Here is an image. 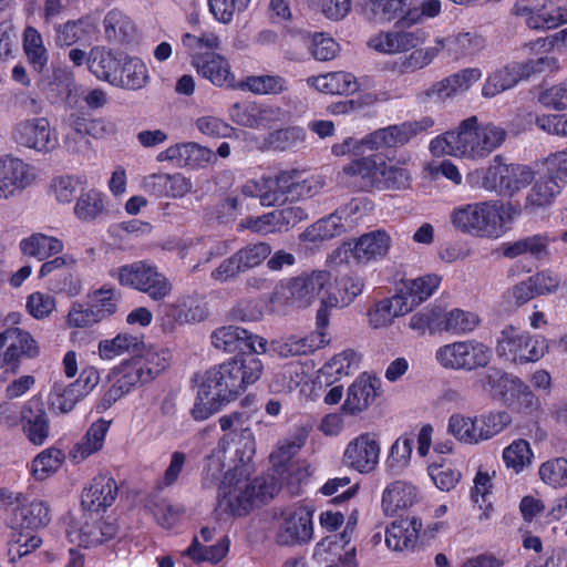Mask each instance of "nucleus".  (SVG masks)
Segmentation results:
<instances>
[{
    "instance_id": "obj_1",
    "label": "nucleus",
    "mask_w": 567,
    "mask_h": 567,
    "mask_svg": "<svg viewBox=\"0 0 567 567\" xmlns=\"http://www.w3.org/2000/svg\"><path fill=\"white\" fill-rule=\"evenodd\" d=\"M262 369L261 360L250 352L237 354L207 370L198 386L193 417L204 421L218 412L225 402L234 400L248 384L256 382Z\"/></svg>"
},
{
    "instance_id": "obj_2",
    "label": "nucleus",
    "mask_w": 567,
    "mask_h": 567,
    "mask_svg": "<svg viewBox=\"0 0 567 567\" xmlns=\"http://www.w3.org/2000/svg\"><path fill=\"white\" fill-rule=\"evenodd\" d=\"M506 131L493 123L481 124L477 116L463 120L455 131L434 138L430 148L434 155L447 154L480 159L488 156L506 140Z\"/></svg>"
},
{
    "instance_id": "obj_3",
    "label": "nucleus",
    "mask_w": 567,
    "mask_h": 567,
    "mask_svg": "<svg viewBox=\"0 0 567 567\" xmlns=\"http://www.w3.org/2000/svg\"><path fill=\"white\" fill-rule=\"evenodd\" d=\"M234 475L226 474L219 486V506L233 515H244L257 504L274 498L279 486L274 476H259L248 482L237 480L233 484Z\"/></svg>"
},
{
    "instance_id": "obj_4",
    "label": "nucleus",
    "mask_w": 567,
    "mask_h": 567,
    "mask_svg": "<svg viewBox=\"0 0 567 567\" xmlns=\"http://www.w3.org/2000/svg\"><path fill=\"white\" fill-rule=\"evenodd\" d=\"M330 279L331 274L326 270H315L289 279L272 293L270 301L274 310L285 315L289 308L309 307L330 285Z\"/></svg>"
},
{
    "instance_id": "obj_5",
    "label": "nucleus",
    "mask_w": 567,
    "mask_h": 567,
    "mask_svg": "<svg viewBox=\"0 0 567 567\" xmlns=\"http://www.w3.org/2000/svg\"><path fill=\"white\" fill-rule=\"evenodd\" d=\"M499 208L501 206L493 200L462 205L451 212L450 221L463 234L480 238H498L503 235Z\"/></svg>"
},
{
    "instance_id": "obj_6",
    "label": "nucleus",
    "mask_w": 567,
    "mask_h": 567,
    "mask_svg": "<svg viewBox=\"0 0 567 567\" xmlns=\"http://www.w3.org/2000/svg\"><path fill=\"white\" fill-rule=\"evenodd\" d=\"M435 358L444 368L472 371L487 367L492 351L481 342L463 341L439 348Z\"/></svg>"
},
{
    "instance_id": "obj_7",
    "label": "nucleus",
    "mask_w": 567,
    "mask_h": 567,
    "mask_svg": "<svg viewBox=\"0 0 567 567\" xmlns=\"http://www.w3.org/2000/svg\"><path fill=\"white\" fill-rule=\"evenodd\" d=\"M533 179L534 173L529 167L518 164H503L502 156L496 155L494 164L486 169L483 176L482 186L487 190L513 194L530 184Z\"/></svg>"
},
{
    "instance_id": "obj_8",
    "label": "nucleus",
    "mask_w": 567,
    "mask_h": 567,
    "mask_svg": "<svg viewBox=\"0 0 567 567\" xmlns=\"http://www.w3.org/2000/svg\"><path fill=\"white\" fill-rule=\"evenodd\" d=\"M12 140L20 146L40 154L53 152L59 140L47 117H31L18 122L12 128Z\"/></svg>"
},
{
    "instance_id": "obj_9",
    "label": "nucleus",
    "mask_w": 567,
    "mask_h": 567,
    "mask_svg": "<svg viewBox=\"0 0 567 567\" xmlns=\"http://www.w3.org/2000/svg\"><path fill=\"white\" fill-rule=\"evenodd\" d=\"M270 254L271 247L267 243L249 244L223 260L221 264L212 271V278L220 282L233 280L239 274L259 266Z\"/></svg>"
},
{
    "instance_id": "obj_10",
    "label": "nucleus",
    "mask_w": 567,
    "mask_h": 567,
    "mask_svg": "<svg viewBox=\"0 0 567 567\" xmlns=\"http://www.w3.org/2000/svg\"><path fill=\"white\" fill-rule=\"evenodd\" d=\"M313 511L308 506H298L284 511L282 520L276 533V540L279 545L292 546L306 544L312 538Z\"/></svg>"
},
{
    "instance_id": "obj_11",
    "label": "nucleus",
    "mask_w": 567,
    "mask_h": 567,
    "mask_svg": "<svg viewBox=\"0 0 567 567\" xmlns=\"http://www.w3.org/2000/svg\"><path fill=\"white\" fill-rule=\"evenodd\" d=\"M434 125V121L425 116L420 121L404 122L399 125H390L380 128L362 140L363 145H369L370 150L380 147H396L406 144L417 134L429 130Z\"/></svg>"
},
{
    "instance_id": "obj_12",
    "label": "nucleus",
    "mask_w": 567,
    "mask_h": 567,
    "mask_svg": "<svg viewBox=\"0 0 567 567\" xmlns=\"http://www.w3.org/2000/svg\"><path fill=\"white\" fill-rule=\"evenodd\" d=\"M543 343L544 341L518 333L513 326H507L497 340L496 352L499 357L512 354L513 360L520 363L534 362L544 354Z\"/></svg>"
},
{
    "instance_id": "obj_13",
    "label": "nucleus",
    "mask_w": 567,
    "mask_h": 567,
    "mask_svg": "<svg viewBox=\"0 0 567 567\" xmlns=\"http://www.w3.org/2000/svg\"><path fill=\"white\" fill-rule=\"evenodd\" d=\"M337 292H329L326 299L321 300V305L317 310L316 326L318 334L321 337L320 343L324 340V330L329 324L330 309L337 307L339 302L349 303L363 290V281L357 275H343L336 279Z\"/></svg>"
},
{
    "instance_id": "obj_14",
    "label": "nucleus",
    "mask_w": 567,
    "mask_h": 567,
    "mask_svg": "<svg viewBox=\"0 0 567 567\" xmlns=\"http://www.w3.org/2000/svg\"><path fill=\"white\" fill-rule=\"evenodd\" d=\"M104 297L95 302L84 306L80 302H73L68 316L66 323L73 328H87L103 321L116 311V305L112 301L113 290L101 288L95 292Z\"/></svg>"
},
{
    "instance_id": "obj_15",
    "label": "nucleus",
    "mask_w": 567,
    "mask_h": 567,
    "mask_svg": "<svg viewBox=\"0 0 567 567\" xmlns=\"http://www.w3.org/2000/svg\"><path fill=\"white\" fill-rule=\"evenodd\" d=\"M212 344L225 352L240 351L239 354L254 352L256 357L266 351V341L239 327L227 326L216 329L212 333Z\"/></svg>"
},
{
    "instance_id": "obj_16",
    "label": "nucleus",
    "mask_w": 567,
    "mask_h": 567,
    "mask_svg": "<svg viewBox=\"0 0 567 567\" xmlns=\"http://www.w3.org/2000/svg\"><path fill=\"white\" fill-rule=\"evenodd\" d=\"M380 452L377 437L364 433L349 442L343 453V462L359 473L369 474L379 464Z\"/></svg>"
},
{
    "instance_id": "obj_17",
    "label": "nucleus",
    "mask_w": 567,
    "mask_h": 567,
    "mask_svg": "<svg viewBox=\"0 0 567 567\" xmlns=\"http://www.w3.org/2000/svg\"><path fill=\"white\" fill-rule=\"evenodd\" d=\"M0 346L7 347L3 352V361L12 365V372L18 369L22 357L35 358L39 355V346L32 336L20 328H8L0 333Z\"/></svg>"
},
{
    "instance_id": "obj_18",
    "label": "nucleus",
    "mask_w": 567,
    "mask_h": 567,
    "mask_svg": "<svg viewBox=\"0 0 567 567\" xmlns=\"http://www.w3.org/2000/svg\"><path fill=\"white\" fill-rule=\"evenodd\" d=\"M493 399L520 413H529L538 405L529 386L512 373L506 375Z\"/></svg>"
},
{
    "instance_id": "obj_19",
    "label": "nucleus",
    "mask_w": 567,
    "mask_h": 567,
    "mask_svg": "<svg viewBox=\"0 0 567 567\" xmlns=\"http://www.w3.org/2000/svg\"><path fill=\"white\" fill-rule=\"evenodd\" d=\"M390 236L383 230H375L362 235L359 239L343 243L340 252L344 258L353 257L360 262H367L373 258L384 256L390 248Z\"/></svg>"
},
{
    "instance_id": "obj_20",
    "label": "nucleus",
    "mask_w": 567,
    "mask_h": 567,
    "mask_svg": "<svg viewBox=\"0 0 567 567\" xmlns=\"http://www.w3.org/2000/svg\"><path fill=\"white\" fill-rule=\"evenodd\" d=\"M481 70L477 68L461 70L460 72L432 84L427 90L419 94V99L421 101H425L426 99L435 96L441 101H444L454 94L468 90L473 83L481 79Z\"/></svg>"
},
{
    "instance_id": "obj_21",
    "label": "nucleus",
    "mask_w": 567,
    "mask_h": 567,
    "mask_svg": "<svg viewBox=\"0 0 567 567\" xmlns=\"http://www.w3.org/2000/svg\"><path fill=\"white\" fill-rule=\"evenodd\" d=\"M192 64L198 74L214 85H231L234 81L228 61L213 51L194 54Z\"/></svg>"
},
{
    "instance_id": "obj_22",
    "label": "nucleus",
    "mask_w": 567,
    "mask_h": 567,
    "mask_svg": "<svg viewBox=\"0 0 567 567\" xmlns=\"http://www.w3.org/2000/svg\"><path fill=\"white\" fill-rule=\"evenodd\" d=\"M117 496V485L113 477L99 475L81 495V505L85 511L99 512L111 506Z\"/></svg>"
},
{
    "instance_id": "obj_23",
    "label": "nucleus",
    "mask_w": 567,
    "mask_h": 567,
    "mask_svg": "<svg viewBox=\"0 0 567 567\" xmlns=\"http://www.w3.org/2000/svg\"><path fill=\"white\" fill-rule=\"evenodd\" d=\"M426 33L422 29L380 33L369 42L370 47L384 53H396L415 49L424 43Z\"/></svg>"
},
{
    "instance_id": "obj_24",
    "label": "nucleus",
    "mask_w": 567,
    "mask_h": 567,
    "mask_svg": "<svg viewBox=\"0 0 567 567\" xmlns=\"http://www.w3.org/2000/svg\"><path fill=\"white\" fill-rule=\"evenodd\" d=\"M30 183L28 165L19 158L6 156L0 158V200L13 196Z\"/></svg>"
},
{
    "instance_id": "obj_25",
    "label": "nucleus",
    "mask_w": 567,
    "mask_h": 567,
    "mask_svg": "<svg viewBox=\"0 0 567 567\" xmlns=\"http://www.w3.org/2000/svg\"><path fill=\"white\" fill-rule=\"evenodd\" d=\"M564 183L561 176H554L553 174L539 177L527 193L524 209L528 213H535L550 206L560 193Z\"/></svg>"
},
{
    "instance_id": "obj_26",
    "label": "nucleus",
    "mask_w": 567,
    "mask_h": 567,
    "mask_svg": "<svg viewBox=\"0 0 567 567\" xmlns=\"http://www.w3.org/2000/svg\"><path fill=\"white\" fill-rule=\"evenodd\" d=\"M158 159H169L178 165L197 167L212 163L216 159V155L210 148L189 142L168 147L159 154Z\"/></svg>"
},
{
    "instance_id": "obj_27",
    "label": "nucleus",
    "mask_w": 567,
    "mask_h": 567,
    "mask_svg": "<svg viewBox=\"0 0 567 567\" xmlns=\"http://www.w3.org/2000/svg\"><path fill=\"white\" fill-rule=\"evenodd\" d=\"M124 60L125 54L123 53H113L105 49H94L87 59V63L90 71L96 78L117 86L118 82H122L120 71Z\"/></svg>"
},
{
    "instance_id": "obj_28",
    "label": "nucleus",
    "mask_w": 567,
    "mask_h": 567,
    "mask_svg": "<svg viewBox=\"0 0 567 567\" xmlns=\"http://www.w3.org/2000/svg\"><path fill=\"white\" fill-rule=\"evenodd\" d=\"M421 529L422 522L414 516L393 522L386 528V546L393 550L414 548Z\"/></svg>"
},
{
    "instance_id": "obj_29",
    "label": "nucleus",
    "mask_w": 567,
    "mask_h": 567,
    "mask_svg": "<svg viewBox=\"0 0 567 567\" xmlns=\"http://www.w3.org/2000/svg\"><path fill=\"white\" fill-rule=\"evenodd\" d=\"M104 34L113 44H127L136 40V27L128 16L114 9L103 19Z\"/></svg>"
},
{
    "instance_id": "obj_30",
    "label": "nucleus",
    "mask_w": 567,
    "mask_h": 567,
    "mask_svg": "<svg viewBox=\"0 0 567 567\" xmlns=\"http://www.w3.org/2000/svg\"><path fill=\"white\" fill-rule=\"evenodd\" d=\"M378 379L362 375L357 379L348 389V395L343 403V410L355 414L367 409L377 396Z\"/></svg>"
},
{
    "instance_id": "obj_31",
    "label": "nucleus",
    "mask_w": 567,
    "mask_h": 567,
    "mask_svg": "<svg viewBox=\"0 0 567 567\" xmlns=\"http://www.w3.org/2000/svg\"><path fill=\"white\" fill-rule=\"evenodd\" d=\"M440 285V278L435 275H427L415 279H408L403 281V287L398 292L403 301L409 305V312L414 307L425 301Z\"/></svg>"
},
{
    "instance_id": "obj_32",
    "label": "nucleus",
    "mask_w": 567,
    "mask_h": 567,
    "mask_svg": "<svg viewBox=\"0 0 567 567\" xmlns=\"http://www.w3.org/2000/svg\"><path fill=\"white\" fill-rule=\"evenodd\" d=\"M398 293L391 298L383 299L369 310V322L374 329L383 328L391 324L395 317L403 316L409 312V305Z\"/></svg>"
},
{
    "instance_id": "obj_33",
    "label": "nucleus",
    "mask_w": 567,
    "mask_h": 567,
    "mask_svg": "<svg viewBox=\"0 0 567 567\" xmlns=\"http://www.w3.org/2000/svg\"><path fill=\"white\" fill-rule=\"evenodd\" d=\"M416 498L415 487L403 481L390 484L382 496V506L386 514L412 506Z\"/></svg>"
},
{
    "instance_id": "obj_34",
    "label": "nucleus",
    "mask_w": 567,
    "mask_h": 567,
    "mask_svg": "<svg viewBox=\"0 0 567 567\" xmlns=\"http://www.w3.org/2000/svg\"><path fill=\"white\" fill-rule=\"evenodd\" d=\"M109 425L110 423L103 419L94 422L86 431L82 441L71 451V457L79 463L101 450Z\"/></svg>"
},
{
    "instance_id": "obj_35",
    "label": "nucleus",
    "mask_w": 567,
    "mask_h": 567,
    "mask_svg": "<svg viewBox=\"0 0 567 567\" xmlns=\"http://www.w3.org/2000/svg\"><path fill=\"white\" fill-rule=\"evenodd\" d=\"M519 63L507 64L504 68L492 73L482 89V94L485 97H493L502 93L524 79Z\"/></svg>"
},
{
    "instance_id": "obj_36",
    "label": "nucleus",
    "mask_w": 567,
    "mask_h": 567,
    "mask_svg": "<svg viewBox=\"0 0 567 567\" xmlns=\"http://www.w3.org/2000/svg\"><path fill=\"white\" fill-rule=\"evenodd\" d=\"M23 431L30 442L42 444L49 434V422L47 413L39 405L35 409L32 405H25L22 410Z\"/></svg>"
},
{
    "instance_id": "obj_37",
    "label": "nucleus",
    "mask_w": 567,
    "mask_h": 567,
    "mask_svg": "<svg viewBox=\"0 0 567 567\" xmlns=\"http://www.w3.org/2000/svg\"><path fill=\"white\" fill-rule=\"evenodd\" d=\"M290 172H281L275 177L264 178V190L260 194L261 206H276L290 202Z\"/></svg>"
},
{
    "instance_id": "obj_38",
    "label": "nucleus",
    "mask_w": 567,
    "mask_h": 567,
    "mask_svg": "<svg viewBox=\"0 0 567 567\" xmlns=\"http://www.w3.org/2000/svg\"><path fill=\"white\" fill-rule=\"evenodd\" d=\"M20 249L24 255L45 260L50 256L61 252L63 244L55 237L35 233L20 243Z\"/></svg>"
},
{
    "instance_id": "obj_39",
    "label": "nucleus",
    "mask_w": 567,
    "mask_h": 567,
    "mask_svg": "<svg viewBox=\"0 0 567 567\" xmlns=\"http://www.w3.org/2000/svg\"><path fill=\"white\" fill-rule=\"evenodd\" d=\"M515 13L524 18L526 24L530 29H543L549 30L558 27L563 20L560 14H554L547 10L546 6L540 8H533L524 3H517L515 7Z\"/></svg>"
},
{
    "instance_id": "obj_40",
    "label": "nucleus",
    "mask_w": 567,
    "mask_h": 567,
    "mask_svg": "<svg viewBox=\"0 0 567 567\" xmlns=\"http://www.w3.org/2000/svg\"><path fill=\"white\" fill-rule=\"evenodd\" d=\"M315 85L327 94H351L359 90L355 78L346 72H332L317 76Z\"/></svg>"
},
{
    "instance_id": "obj_41",
    "label": "nucleus",
    "mask_w": 567,
    "mask_h": 567,
    "mask_svg": "<svg viewBox=\"0 0 567 567\" xmlns=\"http://www.w3.org/2000/svg\"><path fill=\"white\" fill-rule=\"evenodd\" d=\"M549 238L545 235H534L522 238L504 247L505 257L515 258L522 254H529L536 259H543L548 255Z\"/></svg>"
},
{
    "instance_id": "obj_42",
    "label": "nucleus",
    "mask_w": 567,
    "mask_h": 567,
    "mask_svg": "<svg viewBox=\"0 0 567 567\" xmlns=\"http://www.w3.org/2000/svg\"><path fill=\"white\" fill-rule=\"evenodd\" d=\"M382 158L378 155L363 156L352 161L343 167V172L351 176H359L364 181L363 187H377L381 172Z\"/></svg>"
},
{
    "instance_id": "obj_43",
    "label": "nucleus",
    "mask_w": 567,
    "mask_h": 567,
    "mask_svg": "<svg viewBox=\"0 0 567 567\" xmlns=\"http://www.w3.org/2000/svg\"><path fill=\"white\" fill-rule=\"evenodd\" d=\"M16 516L20 518V524L23 528L32 530L47 526L51 520L48 504L39 499L20 506L17 509Z\"/></svg>"
},
{
    "instance_id": "obj_44",
    "label": "nucleus",
    "mask_w": 567,
    "mask_h": 567,
    "mask_svg": "<svg viewBox=\"0 0 567 567\" xmlns=\"http://www.w3.org/2000/svg\"><path fill=\"white\" fill-rule=\"evenodd\" d=\"M137 365L142 368L144 382H150L158 377L168 365L171 354L167 350L148 349L141 355L134 357Z\"/></svg>"
},
{
    "instance_id": "obj_45",
    "label": "nucleus",
    "mask_w": 567,
    "mask_h": 567,
    "mask_svg": "<svg viewBox=\"0 0 567 567\" xmlns=\"http://www.w3.org/2000/svg\"><path fill=\"white\" fill-rule=\"evenodd\" d=\"M317 347L311 338L297 336L282 337L270 343L271 351L284 359L306 355L315 351Z\"/></svg>"
},
{
    "instance_id": "obj_46",
    "label": "nucleus",
    "mask_w": 567,
    "mask_h": 567,
    "mask_svg": "<svg viewBox=\"0 0 567 567\" xmlns=\"http://www.w3.org/2000/svg\"><path fill=\"white\" fill-rule=\"evenodd\" d=\"M143 341L128 333H120L111 340H102L99 343V353L102 359L112 360L124 353H133L140 349Z\"/></svg>"
},
{
    "instance_id": "obj_47",
    "label": "nucleus",
    "mask_w": 567,
    "mask_h": 567,
    "mask_svg": "<svg viewBox=\"0 0 567 567\" xmlns=\"http://www.w3.org/2000/svg\"><path fill=\"white\" fill-rule=\"evenodd\" d=\"M120 73L122 82H118L117 86L127 90L143 87L148 79L145 64L140 59L127 55H125Z\"/></svg>"
},
{
    "instance_id": "obj_48",
    "label": "nucleus",
    "mask_w": 567,
    "mask_h": 567,
    "mask_svg": "<svg viewBox=\"0 0 567 567\" xmlns=\"http://www.w3.org/2000/svg\"><path fill=\"white\" fill-rule=\"evenodd\" d=\"M309 430L299 427L289 437L278 443L277 450L270 454L274 465L282 466L290 461L299 450L306 444Z\"/></svg>"
},
{
    "instance_id": "obj_49",
    "label": "nucleus",
    "mask_w": 567,
    "mask_h": 567,
    "mask_svg": "<svg viewBox=\"0 0 567 567\" xmlns=\"http://www.w3.org/2000/svg\"><path fill=\"white\" fill-rule=\"evenodd\" d=\"M300 379L297 365L286 364L274 370L268 388L271 393L288 394L299 385Z\"/></svg>"
},
{
    "instance_id": "obj_50",
    "label": "nucleus",
    "mask_w": 567,
    "mask_h": 567,
    "mask_svg": "<svg viewBox=\"0 0 567 567\" xmlns=\"http://www.w3.org/2000/svg\"><path fill=\"white\" fill-rule=\"evenodd\" d=\"M96 124H99V121H90L83 114L78 112H71L68 116H65L63 118V125L71 130V132L68 133L64 138V144L68 151L72 153H79L80 148L75 145H72V138H84L86 135L92 133Z\"/></svg>"
},
{
    "instance_id": "obj_51",
    "label": "nucleus",
    "mask_w": 567,
    "mask_h": 567,
    "mask_svg": "<svg viewBox=\"0 0 567 567\" xmlns=\"http://www.w3.org/2000/svg\"><path fill=\"white\" fill-rule=\"evenodd\" d=\"M411 186V174L398 166H388L381 161V172L377 188L384 190H404Z\"/></svg>"
},
{
    "instance_id": "obj_52",
    "label": "nucleus",
    "mask_w": 567,
    "mask_h": 567,
    "mask_svg": "<svg viewBox=\"0 0 567 567\" xmlns=\"http://www.w3.org/2000/svg\"><path fill=\"white\" fill-rule=\"evenodd\" d=\"M150 264L136 261L133 264L120 266L110 270V276L118 281L122 287L141 289L146 269Z\"/></svg>"
},
{
    "instance_id": "obj_53",
    "label": "nucleus",
    "mask_w": 567,
    "mask_h": 567,
    "mask_svg": "<svg viewBox=\"0 0 567 567\" xmlns=\"http://www.w3.org/2000/svg\"><path fill=\"white\" fill-rule=\"evenodd\" d=\"M155 301L163 300L172 291V284L156 267L148 265L140 289Z\"/></svg>"
},
{
    "instance_id": "obj_54",
    "label": "nucleus",
    "mask_w": 567,
    "mask_h": 567,
    "mask_svg": "<svg viewBox=\"0 0 567 567\" xmlns=\"http://www.w3.org/2000/svg\"><path fill=\"white\" fill-rule=\"evenodd\" d=\"M104 204L102 194L95 189H91L82 194L74 207L75 216L84 221H91L104 213Z\"/></svg>"
},
{
    "instance_id": "obj_55",
    "label": "nucleus",
    "mask_w": 567,
    "mask_h": 567,
    "mask_svg": "<svg viewBox=\"0 0 567 567\" xmlns=\"http://www.w3.org/2000/svg\"><path fill=\"white\" fill-rule=\"evenodd\" d=\"M413 439L409 436L399 437L391 446L385 461L386 470L398 474L408 466L412 454Z\"/></svg>"
},
{
    "instance_id": "obj_56",
    "label": "nucleus",
    "mask_w": 567,
    "mask_h": 567,
    "mask_svg": "<svg viewBox=\"0 0 567 567\" xmlns=\"http://www.w3.org/2000/svg\"><path fill=\"white\" fill-rule=\"evenodd\" d=\"M290 202L310 198L323 187V182L316 177L302 178L298 171H290Z\"/></svg>"
},
{
    "instance_id": "obj_57",
    "label": "nucleus",
    "mask_w": 567,
    "mask_h": 567,
    "mask_svg": "<svg viewBox=\"0 0 567 567\" xmlns=\"http://www.w3.org/2000/svg\"><path fill=\"white\" fill-rule=\"evenodd\" d=\"M229 542L226 537L218 540L217 544L212 546H203L195 537L192 546L186 550L188 555L195 561H212L218 563L228 551Z\"/></svg>"
},
{
    "instance_id": "obj_58",
    "label": "nucleus",
    "mask_w": 567,
    "mask_h": 567,
    "mask_svg": "<svg viewBox=\"0 0 567 567\" xmlns=\"http://www.w3.org/2000/svg\"><path fill=\"white\" fill-rule=\"evenodd\" d=\"M443 48V41L437 40V47L416 49L409 55L400 59L399 71L402 73L413 72L429 65Z\"/></svg>"
},
{
    "instance_id": "obj_59",
    "label": "nucleus",
    "mask_w": 567,
    "mask_h": 567,
    "mask_svg": "<svg viewBox=\"0 0 567 567\" xmlns=\"http://www.w3.org/2000/svg\"><path fill=\"white\" fill-rule=\"evenodd\" d=\"M344 214L346 209L338 208L333 214L318 220L311 227L309 234L315 233L313 238H318L320 240H327L340 236L346 231V226L342 223Z\"/></svg>"
},
{
    "instance_id": "obj_60",
    "label": "nucleus",
    "mask_w": 567,
    "mask_h": 567,
    "mask_svg": "<svg viewBox=\"0 0 567 567\" xmlns=\"http://www.w3.org/2000/svg\"><path fill=\"white\" fill-rule=\"evenodd\" d=\"M24 51L34 69L42 70L48 62L47 50L43 47L41 34L32 27L24 30Z\"/></svg>"
},
{
    "instance_id": "obj_61",
    "label": "nucleus",
    "mask_w": 567,
    "mask_h": 567,
    "mask_svg": "<svg viewBox=\"0 0 567 567\" xmlns=\"http://www.w3.org/2000/svg\"><path fill=\"white\" fill-rule=\"evenodd\" d=\"M533 453L529 443L525 440H516L503 452V460L507 467L515 472H520L526 465L530 464Z\"/></svg>"
},
{
    "instance_id": "obj_62",
    "label": "nucleus",
    "mask_w": 567,
    "mask_h": 567,
    "mask_svg": "<svg viewBox=\"0 0 567 567\" xmlns=\"http://www.w3.org/2000/svg\"><path fill=\"white\" fill-rule=\"evenodd\" d=\"M64 454L58 449H49L40 453L32 462V473L35 480H44L51 472L56 471Z\"/></svg>"
},
{
    "instance_id": "obj_63",
    "label": "nucleus",
    "mask_w": 567,
    "mask_h": 567,
    "mask_svg": "<svg viewBox=\"0 0 567 567\" xmlns=\"http://www.w3.org/2000/svg\"><path fill=\"white\" fill-rule=\"evenodd\" d=\"M444 324V313L440 307L425 308L414 313L410 320V328L420 332L426 329L430 331L442 330Z\"/></svg>"
},
{
    "instance_id": "obj_64",
    "label": "nucleus",
    "mask_w": 567,
    "mask_h": 567,
    "mask_svg": "<svg viewBox=\"0 0 567 567\" xmlns=\"http://www.w3.org/2000/svg\"><path fill=\"white\" fill-rule=\"evenodd\" d=\"M539 476L548 485H567V458L557 457L547 461L539 467Z\"/></svg>"
}]
</instances>
